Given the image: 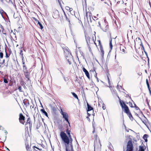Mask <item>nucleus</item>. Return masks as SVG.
I'll list each match as a JSON object with an SVG mask.
<instances>
[{
  "label": "nucleus",
  "mask_w": 151,
  "mask_h": 151,
  "mask_svg": "<svg viewBox=\"0 0 151 151\" xmlns=\"http://www.w3.org/2000/svg\"><path fill=\"white\" fill-rule=\"evenodd\" d=\"M23 103L26 107H27L29 105V102L28 99H25L23 100Z\"/></svg>",
  "instance_id": "9"
},
{
  "label": "nucleus",
  "mask_w": 151,
  "mask_h": 151,
  "mask_svg": "<svg viewBox=\"0 0 151 151\" xmlns=\"http://www.w3.org/2000/svg\"><path fill=\"white\" fill-rule=\"evenodd\" d=\"M18 89L19 90V91L20 92H24V91L22 90V88L21 86H18Z\"/></svg>",
  "instance_id": "26"
},
{
  "label": "nucleus",
  "mask_w": 151,
  "mask_h": 151,
  "mask_svg": "<svg viewBox=\"0 0 151 151\" xmlns=\"http://www.w3.org/2000/svg\"><path fill=\"white\" fill-rule=\"evenodd\" d=\"M33 19L36 21H38L37 20V19L35 17H33Z\"/></svg>",
  "instance_id": "50"
},
{
  "label": "nucleus",
  "mask_w": 151,
  "mask_h": 151,
  "mask_svg": "<svg viewBox=\"0 0 151 151\" xmlns=\"http://www.w3.org/2000/svg\"><path fill=\"white\" fill-rule=\"evenodd\" d=\"M63 13L64 14V17H65L66 20L67 21H68L69 22V24H70V20L68 18L69 15H66V14L65 12L63 10Z\"/></svg>",
  "instance_id": "13"
},
{
  "label": "nucleus",
  "mask_w": 151,
  "mask_h": 151,
  "mask_svg": "<svg viewBox=\"0 0 151 151\" xmlns=\"http://www.w3.org/2000/svg\"><path fill=\"white\" fill-rule=\"evenodd\" d=\"M34 105L32 103V105H31L30 106V108L32 110V109H34Z\"/></svg>",
  "instance_id": "38"
},
{
  "label": "nucleus",
  "mask_w": 151,
  "mask_h": 151,
  "mask_svg": "<svg viewBox=\"0 0 151 151\" xmlns=\"http://www.w3.org/2000/svg\"><path fill=\"white\" fill-rule=\"evenodd\" d=\"M109 45L110 47V48L111 50L112 49L113 45H112V39H111L110 41V42H109Z\"/></svg>",
  "instance_id": "23"
},
{
  "label": "nucleus",
  "mask_w": 151,
  "mask_h": 151,
  "mask_svg": "<svg viewBox=\"0 0 151 151\" xmlns=\"http://www.w3.org/2000/svg\"><path fill=\"white\" fill-rule=\"evenodd\" d=\"M5 52H6V58H8V57H9V55H8V54L6 52V48L5 49Z\"/></svg>",
  "instance_id": "35"
},
{
  "label": "nucleus",
  "mask_w": 151,
  "mask_h": 151,
  "mask_svg": "<svg viewBox=\"0 0 151 151\" xmlns=\"http://www.w3.org/2000/svg\"><path fill=\"white\" fill-rule=\"evenodd\" d=\"M146 101H147V105H148V107H149V108H150V105H149V102H148V101H147V100H146Z\"/></svg>",
  "instance_id": "45"
},
{
  "label": "nucleus",
  "mask_w": 151,
  "mask_h": 151,
  "mask_svg": "<svg viewBox=\"0 0 151 151\" xmlns=\"http://www.w3.org/2000/svg\"><path fill=\"white\" fill-rule=\"evenodd\" d=\"M37 24H39L40 26V27L41 29H42L43 28L42 24L39 21H38Z\"/></svg>",
  "instance_id": "21"
},
{
  "label": "nucleus",
  "mask_w": 151,
  "mask_h": 151,
  "mask_svg": "<svg viewBox=\"0 0 151 151\" xmlns=\"http://www.w3.org/2000/svg\"><path fill=\"white\" fill-rule=\"evenodd\" d=\"M96 79H97V82H99V80L98 78H97V77H96Z\"/></svg>",
  "instance_id": "59"
},
{
  "label": "nucleus",
  "mask_w": 151,
  "mask_h": 151,
  "mask_svg": "<svg viewBox=\"0 0 151 151\" xmlns=\"http://www.w3.org/2000/svg\"><path fill=\"white\" fill-rule=\"evenodd\" d=\"M147 86V88L148 89V90H149V93L150 92H151V90L150 89V86L149 85H148V86Z\"/></svg>",
  "instance_id": "42"
},
{
  "label": "nucleus",
  "mask_w": 151,
  "mask_h": 151,
  "mask_svg": "<svg viewBox=\"0 0 151 151\" xmlns=\"http://www.w3.org/2000/svg\"><path fill=\"white\" fill-rule=\"evenodd\" d=\"M109 88H110L111 91V92H112V90H113V91H114V89L112 88V87L111 86H109Z\"/></svg>",
  "instance_id": "46"
},
{
  "label": "nucleus",
  "mask_w": 151,
  "mask_h": 151,
  "mask_svg": "<svg viewBox=\"0 0 151 151\" xmlns=\"http://www.w3.org/2000/svg\"><path fill=\"white\" fill-rule=\"evenodd\" d=\"M28 124L29 125V128L31 129L32 127V124L31 123V121L30 120V118L29 117L27 118L26 123L25 124V125H26V124Z\"/></svg>",
  "instance_id": "10"
},
{
  "label": "nucleus",
  "mask_w": 151,
  "mask_h": 151,
  "mask_svg": "<svg viewBox=\"0 0 151 151\" xmlns=\"http://www.w3.org/2000/svg\"><path fill=\"white\" fill-rule=\"evenodd\" d=\"M99 45L100 46V47L101 46H102L101 44V41L100 40L99 41Z\"/></svg>",
  "instance_id": "40"
},
{
  "label": "nucleus",
  "mask_w": 151,
  "mask_h": 151,
  "mask_svg": "<svg viewBox=\"0 0 151 151\" xmlns=\"http://www.w3.org/2000/svg\"><path fill=\"white\" fill-rule=\"evenodd\" d=\"M87 111H88L93 110V108L91 106L88 104L87 102Z\"/></svg>",
  "instance_id": "14"
},
{
  "label": "nucleus",
  "mask_w": 151,
  "mask_h": 151,
  "mask_svg": "<svg viewBox=\"0 0 151 151\" xmlns=\"http://www.w3.org/2000/svg\"><path fill=\"white\" fill-rule=\"evenodd\" d=\"M0 13H1V14H2L3 13H4V14H6V13L3 10H2L1 12H0Z\"/></svg>",
  "instance_id": "43"
},
{
  "label": "nucleus",
  "mask_w": 151,
  "mask_h": 151,
  "mask_svg": "<svg viewBox=\"0 0 151 151\" xmlns=\"http://www.w3.org/2000/svg\"><path fill=\"white\" fill-rule=\"evenodd\" d=\"M60 114L63 116V118L64 119L70 126V122L68 121V115L66 112H63L62 110L61 109V111L60 112Z\"/></svg>",
  "instance_id": "4"
},
{
  "label": "nucleus",
  "mask_w": 151,
  "mask_h": 151,
  "mask_svg": "<svg viewBox=\"0 0 151 151\" xmlns=\"http://www.w3.org/2000/svg\"><path fill=\"white\" fill-rule=\"evenodd\" d=\"M19 120L20 122L22 124H24V122H25V117L21 113L19 114Z\"/></svg>",
  "instance_id": "6"
},
{
  "label": "nucleus",
  "mask_w": 151,
  "mask_h": 151,
  "mask_svg": "<svg viewBox=\"0 0 151 151\" xmlns=\"http://www.w3.org/2000/svg\"><path fill=\"white\" fill-rule=\"evenodd\" d=\"M101 146L100 143V140L99 139L97 140V138H96L94 141V151H95V148L96 147L98 148L99 147V145Z\"/></svg>",
  "instance_id": "5"
},
{
  "label": "nucleus",
  "mask_w": 151,
  "mask_h": 151,
  "mask_svg": "<svg viewBox=\"0 0 151 151\" xmlns=\"http://www.w3.org/2000/svg\"><path fill=\"white\" fill-rule=\"evenodd\" d=\"M130 105L131 106V107H133V106H132V103L131 104V105L130 104Z\"/></svg>",
  "instance_id": "62"
},
{
  "label": "nucleus",
  "mask_w": 151,
  "mask_h": 151,
  "mask_svg": "<svg viewBox=\"0 0 151 151\" xmlns=\"http://www.w3.org/2000/svg\"><path fill=\"white\" fill-rule=\"evenodd\" d=\"M120 50L121 51H122V52H123L124 53H125V50L124 48H122V47L121 46L120 47Z\"/></svg>",
  "instance_id": "29"
},
{
  "label": "nucleus",
  "mask_w": 151,
  "mask_h": 151,
  "mask_svg": "<svg viewBox=\"0 0 151 151\" xmlns=\"http://www.w3.org/2000/svg\"><path fill=\"white\" fill-rule=\"evenodd\" d=\"M134 105H135V108L136 110H140L139 108L135 104H134Z\"/></svg>",
  "instance_id": "36"
},
{
  "label": "nucleus",
  "mask_w": 151,
  "mask_h": 151,
  "mask_svg": "<svg viewBox=\"0 0 151 151\" xmlns=\"http://www.w3.org/2000/svg\"><path fill=\"white\" fill-rule=\"evenodd\" d=\"M23 68L24 70L23 71L24 72V71L27 72L28 71L27 70V68L26 67V66L25 65H23Z\"/></svg>",
  "instance_id": "22"
},
{
  "label": "nucleus",
  "mask_w": 151,
  "mask_h": 151,
  "mask_svg": "<svg viewBox=\"0 0 151 151\" xmlns=\"http://www.w3.org/2000/svg\"><path fill=\"white\" fill-rule=\"evenodd\" d=\"M144 140H145V141L146 142H147V139H144Z\"/></svg>",
  "instance_id": "56"
},
{
  "label": "nucleus",
  "mask_w": 151,
  "mask_h": 151,
  "mask_svg": "<svg viewBox=\"0 0 151 151\" xmlns=\"http://www.w3.org/2000/svg\"><path fill=\"white\" fill-rule=\"evenodd\" d=\"M73 10V9L71 8H70V9H69V10L70 12Z\"/></svg>",
  "instance_id": "53"
},
{
  "label": "nucleus",
  "mask_w": 151,
  "mask_h": 151,
  "mask_svg": "<svg viewBox=\"0 0 151 151\" xmlns=\"http://www.w3.org/2000/svg\"><path fill=\"white\" fill-rule=\"evenodd\" d=\"M3 57V53L2 52H0V58H2Z\"/></svg>",
  "instance_id": "31"
},
{
  "label": "nucleus",
  "mask_w": 151,
  "mask_h": 151,
  "mask_svg": "<svg viewBox=\"0 0 151 151\" xmlns=\"http://www.w3.org/2000/svg\"><path fill=\"white\" fill-rule=\"evenodd\" d=\"M127 114L128 115L129 119L131 120H132L133 119V118L131 112H129V113Z\"/></svg>",
  "instance_id": "18"
},
{
  "label": "nucleus",
  "mask_w": 151,
  "mask_h": 151,
  "mask_svg": "<svg viewBox=\"0 0 151 151\" xmlns=\"http://www.w3.org/2000/svg\"><path fill=\"white\" fill-rule=\"evenodd\" d=\"M33 147L34 148H37V149H38V150H42L41 149H40L39 148H38V147H36L35 146H34Z\"/></svg>",
  "instance_id": "49"
},
{
  "label": "nucleus",
  "mask_w": 151,
  "mask_h": 151,
  "mask_svg": "<svg viewBox=\"0 0 151 151\" xmlns=\"http://www.w3.org/2000/svg\"><path fill=\"white\" fill-rule=\"evenodd\" d=\"M135 115H136L137 116H138V115L136 113V114H135Z\"/></svg>",
  "instance_id": "64"
},
{
  "label": "nucleus",
  "mask_w": 151,
  "mask_h": 151,
  "mask_svg": "<svg viewBox=\"0 0 151 151\" xmlns=\"http://www.w3.org/2000/svg\"><path fill=\"white\" fill-rule=\"evenodd\" d=\"M130 105L131 106V107H133V106H132V103L131 104V105L130 104Z\"/></svg>",
  "instance_id": "63"
},
{
  "label": "nucleus",
  "mask_w": 151,
  "mask_h": 151,
  "mask_svg": "<svg viewBox=\"0 0 151 151\" xmlns=\"http://www.w3.org/2000/svg\"><path fill=\"white\" fill-rule=\"evenodd\" d=\"M133 146L132 143L131 139L128 141L127 145V150L126 151H133Z\"/></svg>",
  "instance_id": "3"
},
{
  "label": "nucleus",
  "mask_w": 151,
  "mask_h": 151,
  "mask_svg": "<svg viewBox=\"0 0 151 151\" xmlns=\"http://www.w3.org/2000/svg\"><path fill=\"white\" fill-rule=\"evenodd\" d=\"M66 59L67 60V61L68 62L69 64L70 65L71 63V62L69 60V59H67V58H66Z\"/></svg>",
  "instance_id": "39"
},
{
  "label": "nucleus",
  "mask_w": 151,
  "mask_h": 151,
  "mask_svg": "<svg viewBox=\"0 0 151 151\" xmlns=\"http://www.w3.org/2000/svg\"><path fill=\"white\" fill-rule=\"evenodd\" d=\"M5 63V60L4 59L3 60L2 62V63H0V67H3V66L1 64L3 65Z\"/></svg>",
  "instance_id": "28"
},
{
  "label": "nucleus",
  "mask_w": 151,
  "mask_h": 151,
  "mask_svg": "<svg viewBox=\"0 0 151 151\" xmlns=\"http://www.w3.org/2000/svg\"><path fill=\"white\" fill-rule=\"evenodd\" d=\"M139 150L138 151H145V149L144 148L143 146H139Z\"/></svg>",
  "instance_id": "17"
},
{
  "label": "nucleus",
  "mask_w": 151,
  "mask_h": 151,
  "mask_svg": "<svg viewBox=\"0 0 151 151\" xmlns=\"http://www.w3.org/2000/svg\"><path fill=\"white\" fill-rule=\"evenodd\" d=\"M146 83L147 85V86H148V85H149V82H148V80L147 79L146 80Z\"/></svg>",
  "instance_id": "48"
},
{
  "label": "nucleus",
  "mask_w": 151,
  "mask_h": 151,
  "mask_svg": "<svg viewBox=\"0 0 151 151\" xmlns=\"http://www.w3.org/2000/svg\"><path fill=\"white\" fill-rule=\"evenodd\" d=\"M83 71L85 73L86 76L88 78H90V76L89 73L87 70L85 69L84 67L83 68Z\"/></svg>",
  "instance_id": "7"
},
{
  "label": "nucleus",
  "mask_w": 151,
  "mask_h": 151,
  "mask_svg": "<svg viewBox=\"0 0 151 151\" xmlns=\"http://www.w3.org/2000/svg\"><path fill=\"white\" fill-rule=\"evenodd\" d=\"M136 41H138L139 42H140L141 44H141V43H142L141 41V40L139 37H137L136 39Z\"/></svg>",
  "instance_id": "25"
},
{
  "label": "nucleus",
  "mask_w": 151,
  "mask_h": 151,
  "mask_svg": "<svg viewBox=\"0 0 151 151\" xmlns=\"http://www.w3.org/2000/svg\"><path fill=\"white\" fill-rule=\"evenodd\" d=\"M24 73L25 76L27 79V80H29V74L28 73V71L27 72L24 71Z\"/></svg>",
  "instance_id": "12"
},
{
  "label": "nucleus",
  "mask_w": 151,
  "mask_h": 151,
  "mask_svg": "<svg viewBox=\"0 0 151 151\" xmlns=\"http://www.w3.org/2000/svg\"><path fill=\"white\" fill-rule=\"evenodd\" d=\"M95 132V129L94 128V130L93 131V133H94Z\"/></svg>",
  "instance_id": "61"
},
{
  "label": "nucleus",
  "mask_w": 151,
  "mask_h": 151,
  "mask_svg": "<svg viewBox=\"0 0 151 151\" xmlns=\"http://www.w3.org/2000/svg\"><path fill=\"white\" fill-rule=\"evenodd\" d=\"M60 137L65 143L66 151H74L72 144H69L70 143L69 139L66 134L63 132L60 133Z\"/></svg>",
  "instance_id": "1"
},
{
  "label": "nucleus",
  "mask_w": 151,
  "mask_h": 151,
  "mask_svg": "<svg viewBox=\"0 0 151 151\" xmlns=\"http://www.w3.org/2000/svg\"><path fill=\"white\" fill-rule=\"evenodd\" d=\"M91 12H86V18L88 22H89V18L91 17Z\"/></svg>",
  "instance_id": "11"
},
{
  "label": "nucleus",
  "mask_w": 151,
  "mask_h": 151,
  "mask_svg": "<svg viewBox=\"0 0 151 151\" xmlns=\"http://www.w3.org/2000/svg\"><path fill=\"white\" fill-rule=\"evenodd\" d=\"M65 9L66 10L68 11L70 9V7L68 6H66L65 7Z\"/></svg>",
  "instance_id": "41"
},
{
  "label": "nucleus",
  "mask_w": 151,
  "mask_h": 151,
  "mask_svg": "<svg viewBox=\"0 0 151 151\" xmlns=\"http://www.w3.org/2000/svg\"><path fill=\"white\" fill-rule=\"evenodd\" d=\"M60 72L61 73V74L62 75V76L63 77V78H64V80L65 81H68V78L67 77L65 78V77L63 75V74L62 73V72L61 71Z\"/></svg>",
  "instance_id": "24"
},
{
  "label": "nucleus",
  "mask_w": 151,
  "mask_h": 151,
  "mask_svg": "<svg viewBox=\"0 0 151 151\" xmlns=\"http://www.w3.org/2000/svg\"><path fill=\"white\" fill-rule=\"evenodd\" d=\"M108 83L109 84V86H110L111 85V82L110 80V79L108 77Z\"/></svg>",
  "instance_id": "37"
},
{
  "label": "nucleus",
  "mask_w": 151,
  "mask_h": 151,
  "mask_svg": "<svg viewBox=\"0 0 151 151\" xmlns=\"http://www.w3.org/2000/svg\"><path fill=\"white\" fill-rule=\"evenodd\" d=\"M66 133L68 135L70 134V131L68 129H67V130H66Z\"/></svg>",
  "instance_id": "34"
},
{
  "label": "nucleus",
  "mask_w": 151,
  "mask_h": 151,
  "mask_svg": "<svg viewBox=\"0 0 151 151\" xmlns=\"http://www.w3.org/2000/svg\"><path fill=\"white\" fill-rule=\"evenodd\" d=\"M69 141H70V143L69 144H72V142L73 141V139L72 138H69Z\"/></svg>",
  "instance_id": "32"
},
{
  "label": "nucleus",
  "mask_w": 151,
  "mask_h": 151,
  "mask_svg": "<svg viewBox=\"0 0 151 151\" xmlns=\"http://www.w3.org/2000/svg\"><path fill=\"white\" fill-rule=\"evenodd\" d=\"M86 37V42L87 45L88 47L90 49V47L89 45V43H90V38L89 36H85Z\"/></svg>",
  "instance_id": "8"
},
{
  "label": "nucleus",
  "mask_w": 151,
  "mask_h": 151,
  "mask_svg": "<svg viewBox=\"0 0 151 151\" xmlns=\"http://www.w3.org/2000/svg\"><path fill=\"white\" fill-rule=\"evenodd\" d=\"M71 93L74 97L78 99V97L77 95L74 92H71Z\"/></svg>",
  "instance_id": "20"
},
{
  "label": "nucleus",
  "mask_w": 151,
  "mask_h": 151,
  "mask_svg": "<svg viewBox=\"0 0 151 151\" xmlns=\"http://www.w3.org/2000/svg\"><path fill=\"white\" fill-rule=\"evenodd\" d=\"M4 83H8V80L6 78H4Z\"/></svg>",
  "instance_id": "33"
},
{
  "label": "nucleus",
  "mask_w": 151,
  "mask_h": 151,
  "mask_svg": "<svg viewBox=\"0 0 151 151\" xmlns=\"http://www.w3.org/2000/svg\"><path fill=\"white\" fill-rule=\"evenodd\" d=\"M20 55L22 56L21 58H22V60L23 59V58H24V57L23 56V51L22 50H21L20 51Z\"/></svg>",
  "instance_id": "27"
},
{
  "label": "nucleus",
  "mask_w": 151,
  "mask_h": 151,
  "mask_svg": "<svg viewBox=\"0 0 151 151\" xmlns=\"http://www.w3.org/2000/svg\"><path fill=\"white\" fill-rule=\"evenodd\" d=\"M100 49L101 53V55L102 57L103 58V56H104V51L103 49L102 46H101Z\"/></svg>",
  "instance_id": "16"
},
{
  "label": "nucleus",
  "mask_w": 151,
  "mask_h": 151,
  "mask_svg": "<svg viewBox=\"0 0 151 151\" xmlns=\"http://www.w3.org/2000/svg\"><path fill=\"white\" fill-rule=\"evenodd\" d=\"M94 76L96 78V77H97V74L96 73V74L94 75Z\"/></svg>",
  "instance_id": "55"
},
{
  "label": "nucleus",
  "mask_w": 151,
  "mask_h": 151,
  "mask_svg": "<svg viewBox=\"0 0 151 151\" xmlns=\"http://www.w3.org/2000/svg\"><path fill=\"white\" fill-rule=\"evenodd\" d=\"M23 85L24 86H23L24 88H26V87L25 86L24 84V83H23Z\"/></svg>",
  "instance_id": "58"
},
{
  "label": "nucleus",
  "mask_w": 151,
  "mask_h": 151,
  "mask_svg": "<svg viewBox=\"0 0 151 151\" xmlns=\"http://www.w3.org/2000/svg\"><path fill=\"white\" fill-rule=\"evenodd\" d=\"M119 103L122 109L124 108L125 112L127 114L130 112L127 106L125 104L123 101L119 99Z\"/></svg>",
  "instance_id": "2"
},
{
  "label": "nucleus",
  "mask_w": 151,
  "mask_h": 151,
  "mask_svg": "<svg viewBox=\"0 0 151 151\" xmlns=\"http://www.w3.org/2000/svg\"><path fill=\"white\" fill-rule=\"evenodd\" d=\"M42 107L43 108L42 109H41L40 111L45 116H48V114L47 112L43 108V107L42 106Z\"/></svg>",
  "instance_id": "15"
},
{
  "label": "nucleus",
  "mask_w": 151,
  "mask_h": 151,
  "mask_svg": "<svg viewBox=\"0 0 151 151\" xmlns=\"http://www.w3.org/2000/svg\"><path fill=\"white\" fill-rule=\"evenodd\" d=\"M68 136H69V137H68V138H72L71 136V135L70 134H68Z\"/></svg>",
  "instance_id": "52"
},
{
  "label": "nucleus",
  "mask_w": 151,
  "mask_h": 151,
  "mask_svg": "<svg viewBox=\"0 0 151 151\" xmlns=\"http://www.w3.org/2000/svg\"><path fill=\"white\" fill-rule=\"evenodd\" d=\"M5 133H6V134H7V132L6 130L5 131ZM6 135L5 136V140L4 141V142L5 141V140H6Z\"/></svg>",
  "instance_id": "47"
},
{
  "label": "nucleus",
  "mask_w": 151,
  "mask_h": 151,
  "mask_svg": "<svg viewBox=\"0 0 151 151\" xmlns=\"http://www.w3.org/2000/svg\"><path fill=\"white\" fill-rule=\"evenodd\" d=\"M89 21L90 22H91L92 21L91 19V17L89 18Z\"/></svg>",
  "instance_id": "51"
},
{
  "label": "nucleus",
  "mask_w": 151,
  "mask_h": 151,
  "mask_svg": "<svg viewBox=\"0 0 151 151\" xmlns=\"http://www.w3.org/2000/svg\"><path fill=\"white\" fill-rule=\"evenodd\" d=\"M23 83H24V82L23 81H22V82L21 83V85L22 86H24L23 84Z\"/></svg>",
  "instance_id": "54"
},
{
  "label": "nucleus",
  "mask_w": 151,
  "mask_h": 151,
  "mask_svg": "<svg viewBox=\"0 0 151 151\" xmlns=\"http://www.w3.org/2000/svg\"><path fill=\"white\" fill-rule=\"evenodd\" d=\"M140 45L142 46V48H143V50L145 53V54H146V56H147V52H146L145 51V49L144 47V46L142 44V43H141V44H140Z\"/></svg>",
  "instance_id": "19"
},
{
  "label": "nucleus",
  "mask_w": 151,
  "mask_h": 151,
  "mask_svg": "<svg viewBox=\"0 0 151 151\" xmlns=\"http://www.w3.org/2000/svg\"><path fill=\"white\" fill-rule=\"evenodd\" d=\"M148 136L147 134H145L143 137V139H147V137H148Z\"/></svg>",
  "instance_id": "30"
},
{
  "label": "nucleus",
  "mask_w": 151,
  "mask_h": 151,
  "mask_svg": "<svg viewBox=\"0 0 151 151\" xmlns=\"http://www.w3.org/2000/svg\"><path fill=\"white\" fill-rule=\"evenodd\" d=\"M87 114H88V116H90V115H91V114L88 113L87 112Z\"/></svg>",
  "instance_id": "60"
},
{
  "label": "nucleus",
  "mask_w": 151,
  "mask_h": 151,
  "mask_svg": "<svg viewBox=\"0 0 151 151\" xmlns=\"http://www.w3.org/2000/svg\"><path fill=\"white\" fill-rule=\"evenodd\" d=\"M0 26H1V29H3V27L1 25H0Z\"/></svg>",
  "instance_id": "57"
},
{
  "label": "nucleus",
  "mask_w": 151,
  "mask_h": 151,
  "mask_svg": "<svg viewBox=\"0 0 151 151\" xmlns=\"http://www.w3.org/2000/svg\"><path fill=\"white\" fill-rule=\"evenodd\" d=\"M102 105H103L102 106V108L104 110L105 109H106V107H105V106H104V104H102Z\"/></svg>",
  "instance_id": "44"
}]
</instances>
